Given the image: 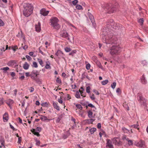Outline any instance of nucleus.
Listing matches in <instances>:
<instances>
[{
  "label": "nucleus",
  "mask_w": 148,
  "mask_h": 148,
  "mask_svg": "<svg viewBox=\"0 0 148 148\" xmlns=\"http://www.w3.org/2000/svg\"><path fill=\"white\" fill-rule=\"evenodd\" d=\"M107 35L104 32L102 34V41L104 43L108 44H116L117 38L112 35V32H107Z\"/></svg>",
  "instance_id": "f257e3e1"
},
{
  "label": "nucleus",
  "mask_w": 148,
  "mask_h": 148,
  "mask_svg": "<svg viewBox=\"0 0 148 148\" xmlns=\"http://www.w3.org/2000/svg\"><path fill=\"white\" fill-rule=\"evenodd\" d=\"M23 7L24 9L23 14L25 17H28L32 14L34 8L32 4L24 3L23 5Z\"/></svg>",
  "instance_id": "f03ea898"
},
{
  "label": "nucleus",
  "mask_w": 148,
  "mask_h": 148,
  "mask_svg": "<svg viewBox=\"0 0 148 148\" xmlns=\"http://www.w3.org/2000/svg\"><path fill=\"white\" fill-rule=\"evenodd\" d=\"M117 3H115V5L111 3H106L104 5V9L107 13H111L114 12L116 10Z\"/></svg>",
  "instance_id": "7ed1b4c3"
},
{
  "label": "nucleus",
  "mask_w": 148,
  "mask_h": 148,
  "mask_svg": "<svg viewBox=\"0 0 148 148\" xmlns=\"http://www.w3.org/2000/svg\"><path fill=\"white\" fill-rule=\"evenodd\" d=\"M59 21V20L57 17L53 16L50 19V25L54 28L58 29L60 27V25L58 23Z\"/></svg>",
  "instance_id": "20e7f679"
},
{
  "label": "nucleus",
  "mask_w": 148,
  "mask_h": 148,
  "mask_svg": "<svg viewBox=\"0 0 148 148\" xmlns=\"http://www.w3.org/2000/svg\"><path fill=\"white\" fill-rule=\"evenodd\" d=\"M121 48L119 46H113L110 49V53L112 55H116L120 53Z\"/></svg>",
  "instance_id": "39448f33"
},
{
  "label": "nucleus",
  "mask_w": 148,
  "mask_h": 148,
  "mask_svg": "<svg viewBox=\"0 0 148 148\" xmlns=\"http://www.w3.org/2000/svg\"><path fill=\"white\" fill-rule=\"evenodd\" d=\"M106 24L107 28H108L109 29H110V32H111L110 30H112V29H116V24H115L113 20H108L106 22Z\"/></svg>",
  "instance_id": "423d86ee"
},
{
  "label": "nucleus",
  "mask_w": 148,
  "mask_h": 148,
  "mask_svg": "<svg viewBox=\"0 0 148 148\" xmlns=\"http://www.w3.org/2000/svg\"><path fill=\"white\" fill-rule=\"evenodd\" d=\"M137 95V100L140 104L145 106H146V100L143 97L142 94L140 93H138Z\"/></svg>",
  "instance_id": "0eeeda50"
},
{
  "label": "nucleus",
  "mask_w": 148,
  "mask_h": 148,
  "mask_svg": "<svg viewBox=\"0 0 148 148\" xmlns=\"http://www.w3.org/2000/svg\"><path fill=\"white\" fill-rule=\"evenodd\" d=\"M39 74V72L36 70H33L30 73V77L32 79L36 77Z\"/></svg>",
  "instance_id": "6e6552de"
},
{
  "label": "nucleus",
  "mask_w": 148,
  "mask_h": 148,
  "mask_svg": "<svg viewBox=\"0 0 148 148\" xmlns=\"http://www.w3.org/2000/svg\"><path fill=\"white\" fill-rule=\"evenodd\" d=\"M134 145L137 147H143L144 145V142L142 140H140L139 141H136L135 142Z\"/></svg>",
  "instance_id": "1a4fd4ad"
},
{
  "label": "nucleus",
  "mask_w": 148,
  "mask_h": 148,
  "mask_svg": "<svg viewBox=\"0 0 148 148\" xmlns=\"http://www.w3.org/2000/svg\"><path fill=\"white\" fill-rule=\"evenodd\" d=\"M87 14L92 23V25L94 27H95L96 26V25L95 23V20L93 16L89 12Z\"/></svg>",
  "instance_id": "9d476101"
},
{
  "label": "nucleus",
  "mask_w": 148,
  "mask_h": 148,
  "mask_svg": "<svg viewBox=\"0 0 148 148\" xmlns=\"http://www.w3.org/2000/svg\"><path fill=\"white\" fill-rule=\"evenodd\" d=\"M60 36L63 38H66L68 40H70L69 35L66 31L62 32L60 34Z\"/></svg>",
  "instance_id": "9b49d317"
},
{
  "label": "nucleus",
  "mask_w": 148,
  "mask_h": 148,
  "mask_svg": "<svg viewBox=\"0 0 148 148\" xmlns=\"http://www.w3.org/2000/svg\"><path fill=\"white\" fill-rule=\"evenodd\" d=\"M55 55L58 57L59 59L62 58H64L63 53L60 50H58L56 53Z\"/></svg>",
  "instance_id": "f8f14e48"
},
{
  "label": "nucleus",
  "mask_w": 148,
  "mask_h": 148,
  "mask_svg": "<svg viewBox=\"0 0 148 148\" xmlns=\"http://www.w3.org/2000/svg\"><path fill=\"white\" fill-rule=\"evenodd\" d=\"M106 147H108L109 148H114V147L112 144V142L109 139H106Z\"/></svg>",
  "instance_id": "ddd939ff"
},
{
  "label": "nucleus",
  "mask_w": 148,
  "mask_h": 148,
  "mask_svg": "<svg viewBox=\"0 0 148 148\" xmlns=\"http://www.w3.org/2000/svg\"><path fill=\"white\" fill-rule=\"evenodd\" d=\"M40 14L44 16H47L49 12V11H47L44 8L41 9L40 11Z\"/></svg>",
  "instance_id": "4468645a"
},
{
  "label": "nucleus",
  "mask_w": 148,
  "mask_h": 148,
  "mask_svg": "<svg viewBox=\"0 0 148 148\" xmlns=\"http://www.w3.org/2000/svg\"><path fill=\"white\" fill-rule=\"evenodd\" d=\"M9 119L8 114L7 112H5L3 115V120L4 122H7Z\"/></svg>",
  "instance_id": "2eb2a0df"
},
{
  "label": "nucleus",
  "mask_w": 148,
  "mask_h": 148,
  "mask_svg": "<svg viewBox=\"0 0 148 148\" xmlns=\"http://www.w3.org/2000/svg\"><path fill=\"white\" fill-rule=\"evenodd\" d=\"M35 28L36 29V31L38 32H40L41 30V27H40V22H38V24L37 25H36L35 26Z\"/></svg>",
  "instance_id": "dca6fc26"
},
{
  "label": "nucleus",
  "mask_w": 148,
  "mask_h": 148,
  "mask_svg": "<svg viewBox=\"0 0 148 148\" xmlns=\"http://www.w3.org/2000/svg\"><path fill=\"white\" fill-rule=\"evenodd\" d=\"M32 80L35 81L37 83L40 84L42 83V81L39 78H37V77L33 79Z\"/></svg>",
  "instance_id": "f3484780"
},
{
  "label": "nucleus",
  "mask_w": 148,
  "mask_h": 148,
  "mask_svg": "<svg viewBox=\"0 0 148 148\" xmlns=\"http://www.w3.org/2000/svg\"><path fill=\"white\" fill-rule=\"evenodd\" d=\"M4 143V139L1 137V148H5Z\"/></svg>",
  "instance_id": "a211bd4d"
},
{
  "label": "nucleus",
  "mask_w": 148,
  "mask_h": 148,
  "mask_svg": "<svg viewBox=\"0 0 148 148\" xmlns=\"http://www.w3.org/2000/svg\"><path fill=\"white\" fill-rule=\"evenodd\" d=\"M141 82L144 84H146L147 83V81L145 79L144 75H143L141 78Z\"/></svg>",
  "instance_id": "6ab92c4d"
},
{
  "label": "nucleus",
  "mask_w": 148,
  "mask_h": 148,
  "mask_svg": "<svg viewBox=\"0 0 148 148\" xmlns=\"http://www.w3.org/2000/svg\"><path fill=\"white\" fill-rule=\"evenodd\" d=\"M53 106L54 108L55 109H56L57 110H60V108L59 106H58L57 103L54 101H53Z\"/></svg>",
  "instance_id": "aec40b11"
},
{
  "label": "nucleus",
  "mask_w": 148,
  "mask_h": 148,
  "mask_svg": "<svg viewBox=\"0 0 148 148\" xmlns=\"http://www.w3.org/2000/svg\"><path fill=\"white\" fill-rule=\"evenodd\" d=\"M29 66V65L27 62H25L23 65V69L25 70H27L28 69Z\"/></svg>",
  "instance_id": "412c9836"
},
{
  "label": "nucleus",
  "mask_w": 148,
  "mask_h": 148,
  "mask_svg": "<svg viewBox=\"0 0 148 148\" xmlns=\"http://www.w3.org/2000/svg\"><path fill=\"white\" fill-rule=\"evenodd\" d=\"M122 130L124 133L127 134L129 133L130 134V130L125 128V127H122Z\"/></svg>",
  "instance_id": "4be33fe9"
},
{
  "label": "nucleus",
  "mask_w": 148,
  "mask_h": 148,
  "mask_svg": "<svg viewBox=\"0 0 148 148\" xmlns=\"http://www.w3.org/2000/svg\"><path fill=\"white\" fill-rule=\"evenodd\" d=\"M88 116L89 118H92L94 117L93 116V112L90 110L88 111Z\"/></svg>",
  "instance_id": "5701e85b"
},
{
  "label": "nucleus",
  "mask_w": 148,
  "mask_h": 148,
  "mask_svg": "<svg viewBox=\"0 0 148 148\" xmlns=\"http://www.w3.org/2000/svg\"><path fill=\"white\" fill-rule=\"evenodd\" d=\"M14 103L13 101L11 99H9L7 102V104L8 106L11 108V105Z\"/></svg>",
  "instance_id": "b1692460"
},
{
  "label": "nucleus",
  "mask_w": 148,
  "mask_h": 148,
  "mask_svg": "<svg viewBox=\"0 0 148 148\" xmlns=\"http://www.w3.org/2000/svg\"><path fill=\"white\" fill-rule=\"evenodd\" d=\"M50 63L49 61L46 62V64L45 66V68L46 69H51V66H50Z\"/></svg>",
  "instance_id": "393cba45"
},
{
  "label": "nucleus",
  "mask_w": 148,
  "mask_h": 148,
  "mask_svg": "<svg viewBox=\"0 0 148 148\" xmlns=\"http://www.w3.org/2000/svg\"><path fill=\"white\" fill-rule=\"evenodd\" d=\"M95 120V119H90L85 120V121H86L89 123H92Z\"/></svg>",
  "instance_id": "a878e982"
},
{
  "label": "nucleus",
  "mask_w": 148,
  "mask_h": 148,
  "mask_svg": "<svg viewBox=\"0 0 148 148\" xmlns=\"http://www.w3.org/2000/svg\"><path fill=\"white\" fill-rule=\"evenodd\" d=\"M138 126L139 125L137 124H134L129 126L130 127H133L136 129H137L138 130H139V129Z\"/></svg>",
  "instance_id": "bb28decb"
},
{
  "label": "nucleus",
  "mask_w": 148,
  "mask_h": 148,
  "mask_svg": "<svg viewBox=\"0 0 148 148\" xmlns=\"http://www.w3.org/2000/svg\"><path fill=\"white\" fill-rule=\"evenodd\" d=\"M96 129L95 128H92L90 130V131L91 134H93L96 131Z\"/></svg>",
  "instance_id": "cd10ccee"
},
{
  "label": "nucleus",
  "mask_w": 148,
  "mask_h": 148,
  "mask_svg": "<svg viewBox=\"0 0 148 148\" xmlns=\"http://www.w3.org/2000/svg\"><path fill=\"white\" fill-rule=\"evenodd\" d=\"M75 96V97L77 99H79L80 98V94L79 91H77L76 92Z\"/></svg>",
  "instance_id": "c85d7f7f"
},
{
  "label": "nucleus",
  "mask_w": 148,
  "mask_h": 148,
  "mask_svg": "<svg viewBox=\"0 0 148 148\" xmlns=\"http://www.w3.org/2000/svg\"><path fill=\"white\" fill-rule=\"evenodd\" d=\"M138 22L140 25H142L144 22V20L143 18H141L138 20Z\"/></svg>",
  "instance_id": "c756f323"
},
{
  "label": "nucleus",
  "mask_w": 148,
  "mask_h": 148,
  "mask_svg": "<svg viewBox=\"0 0 148 148\" xmlns=\"http://www.w3.org/2000/svg\"><path fill=\"white\" fill-rule=\"evenodd\" d=\"M76 52L77 51L76 50H73L69 53V55L73 56L74 54L76 53Z\"/></svg>",
  "instance_id": "7c9ffc66"
},
{
  "label": "nucleus",
  "mask_w": 148,
  "mask_h": 148,
  "mask_svg": "<svg viewBox=\"0 0 148 148\" xmlns=\"http://www.w3.org/2000/svg\"><path fill=\"white\" fill-rule=\"evenodd\" d=\"M9 69V68L8 67H3L1 68V70H3V72L4 73L6 72V71L8 70Z\"/></svg>",
  "instance_id": "2f4dec72"
},
{
  "label": "nucleus",
  "mask_w": 148,
  "mask_h": 148,
  "mask_svg": "<svg viewBox=\"0 0 148 148\" xmlns=\"http://www.w3.org/2000/svg\"><path fill=\"white\" fill-rule=\"evenodd\" d=\"M33 133L34 134L36 135V136L38 137L40 136V135L39 134V133L38 132H36V131L35 129H33Z\"/></svg>",
  "instance_id": "473e14b6"
},
{
  "label": "nucleus",
  "mask_w": 148,
  "mask_h": 148,
  "mask_svg": "<svg viewBox=\"0 0 148 148\" xmlns=\"http://www.w3.org/2000/svg\"><path fill=\"white\" fill-rule=\"evenodd\" d=\"M108 82V79L105 80L101 82V84L103 85H105L107 84Z\"/></svg>",
  "instance_id": "72a5a7b5"
},
{
  "label": "nucleus",
  "mask_w": 148,
  "mask_h": 148,
  "mask_svg": "<svg viewBox=\"0 0 148 148\" xmlns=\"http://www.w3.org/2000/svg\"><path fill=\"white\" fill-rule=\"evenodd\" d=\"M40 119L43 121H45L48 120L47 117L45 116H42L40 118Z\"/></svg>",
  "instance_id": "f704fd0d"
},
{
  "label": "nucleus",
  "mask_w": 148,
  "mask_h": 148,
  "mask_svg": "<svg viewBox=\"0 0 148 148\" xmlns=\"http://www.w3.org/2000/svg\"><path fill=\"white\" fill-rule=\"evenodd\" d=\"M69 135V133H67L66 134H64L62 136V137L64 139H65L67 138Z\"/></svg>",
  "instance_id": "c9c22d12"
},
{
  "label": "nucleus",
  "mask_w": 148,
  "mask_h": 148,
  "mask_svg": "<svg viewBox=\"0 0 148 148\" xmlns=\"http://www.w3.org/2000/svg\"><path fill=\"white\" fill-rule=\"evenodd\" d=\"M123 107L127 110H129V107L128 105L126 103H123Z\"/></svg>",
  "instance_id": "e433bc0d"
},
{
  "label": "nucleus",
  "mask_w": 148,
  "mask_h": 148,
  "mask_svg": "<svg viewBox=\"0 0 148 148\" xmlns=\"http://www.w3.org/2000/svg\"><path fill=\"white\" fill-rule=\"evenodd\" d=\"M76 106L77 108L79 109L80 110H82L83 109L82 107L79 104H76Z\"/></svg>",
  "instance_id": "4c0bfd02"
},
{
  "label": "nucleus",
  "mask_w": 148,
  "mask_h": 148,
  "mask_svg": "<svg viewBox=\"0 0 148 148\" xmlns=\"http://www.w3.org/2000/svg\"><path fill=\"white\" fill-rule=\"evenodd\" d=\"M114 143L115 145L118 146L120 145L121 144V143L119 141H118L117 140H116L114 141Z\"/></svg>",
  "instance_id": "58836bf2"
},
{
  "label": "nucleus",
  "mask_w": 148,
  "mask_h": 148,
  "mask_svg": "<svg viewBox=\"0 0 148 148\" xmlns=\"http://www.w3.org/2000/svg\"><path fill=\"white\" fill-rule=\"evenodd\" d=\"M76 8L77 9L80 10L82 8V6L79 5H77L76 6Z\"/></svg>",
  "instance_id": "ea45409f"
},
{
  "label": "nucleus",
  "mask_w": 148,
  "mask_h": 148,
  "mask_svg": "<svg viewBox=\"0 0 148 148\" xmlns=\"http://www.w3.org/2000/svg\"><path fill=\"white\" fill-rule=\"evenodd\" d=\"M116 83L115 82H114L111 85V88L113 89H114L115 88L116 86Z\"/></svg>",
  "instance_id": "a19ab883"
},
{
  "label": "nucleus",
  "mask_w": 148,
  "mask_h": 148,
  "mask_svg": "<svg viewBox=\"0 0 148 148\" xmlns=\"http://www.w3.org/2000/svg\"><path fill=\"white\" fill-rule=\"evenodd\" d=\"M37 60L40 64L42 66H43L42 65L43 64V61L42 60L38 58L37 59Z\"/></svg>",
  "instance_id": "79ce46f5"
},
{
  "label": "nucleus",
  "mask_w": 148,
  "mask_h": 148,
  "mask_svg": "<svg viewBox=\"0 0 148 148\" xmlns=\"http://www.w3.org/2000/svg\"><path fill=\"white\" fill-rule=\"evenodd\" d=\"M64 50L66 52H70L71 51V49L70 48L66 47L65 48Z\"/></svg>",
  "instance_id": "37998d69"
},
{
  "label": "nucleus",
  "mask_w": 148,
  "mask_h": 148,
  "mask_svg": "<svg viewBox=\"0 0 148 148\" xmlns=\"http://www.w3.org/2000/svg\"><path fill=\"white\" fill-rule=\"evenodd\" d=\"M90 88L89 86H87L86 88V92L87 93H89L90 92Z\"/></svg>",
  "instance_id": "c03bdc74"
},
{
  "label": "nucleus",
  "mask_w": 148,
  "mask_h": 148,
  "mask_svg": "<svg viewBox=\"0 0 148 148\" xmlns=\"http://www.w3.org/2000/svg\"><path fill=\"white\" fill-rule=\"evenodd\" d=\"M32 66L35 68H37L38 67V65L37 63L35 62H33Z\"/></svg>",
  "instance_id": "a18cd8bd"
},
{
  "label": "nucleus",
  "mask_w": 148,
  "mask_h": 148,
  "mask_svg": "<svg viewBox=\"0 0 148 148\" xmlns=\"http://www.w3.org/2000/svg\"><path fill=\"white\" fill-rule=\"evenodd\" d=\"M61 117L60 116H59L56 119V123H59L61 120Z\"/></svg>",
  "instance_id": "49530a36"
},
{
  "label": "nucleus",
  "mask_w": 148,
  "mask_h": 148,
  "mask_svg": "<svg viewBox=\"0 0 148 148\" xmlns=\"http://www.w3.org/2000/svg\"><path fill=\"white\" fill-rule=\"evenodd\" d=\"M127 141L128 142V144L129 145H133V142L132 140L128 139V140H127Z\"/></svg>",
  "instance_id": "de8ad7c7"
},
{
  "label": "nucleus",
  "mask_w": 148,
  "mask_h": 148,
  "mask_svg": "<svg viewBox=\"0 0 148 148\" xmlns=\"http://www.w3.org/2000/svg\"><path fill=\"white\" fill-rule=\"evenodd\" d=\"M122 139L123 140H125L127 141V140H128L129 138L127 137L126 135H124L122 137Z\"/></svg>",
  "instance_id": "09e8293b"
},
{
  "label": "nucleus",
  "mask_w": 148,
  "mask_h": 148,
  "mask_svg": "<svg viewBox=\"0 0 148 148\" xmlns=\"http://www.w3.org/2000/svg\"><path fill=\"white\" fill-rule=\"evenodd\" d=\"M10 49H10V48H11V49L14 51H16V48H17V46H12L11 47H10Z\"/></svg>",
  "instance_id": "8fccbe9b"
},
{
  "label": "nucleus",
  "mask_w": 148,
  "mask_h": 148,
  "mask_svg": "<svg viewBox=\"0 0 148 148\" xmlns=\"http://www.w3.org/2000/svg\"><path fill=\"white\" fill-rule=\"evenodd\" d=\"M14 61L13 60H11L8 62V66H11L12 65Z\"/></svg>",
  "instance_id": "3c124183"
},
{
  "label": "nucleus",
  "mask_w": 148,
  "mask_h": 148,
  "mask_svg": "<svg viewBox=\"0 0 148 148\" xmlns=\"http://www.w3.org/2000/svg\"><path fill=\"white\" fill-rule=\"evenodd\" d=\"M35 141L36 142V145L38 146H39L40 143V141L39 140H38L37 139L36 140H35Z\"/></svg>",
  "instance_id": "603ef678"
},
{
  "label": "nucleus",
  "mask_w": 148,
  "mask_h": 148,
  "mask_svg": "<svg viewBox=\"0 0 148 148\" xmlns=\"http://www.w3.org/2000/svg\"><path fill=\"white\" fill-rule=\"evenodd\" d=\"M88 106L89 107H91V108H95V109L96 110V108L95 107V106L94 105H93L91 103H90L88 104Z\"/></svg>",
  "instance_id": "864d4df0"
},
{
  "label": "nucleus",
  "mask_w": 148,
  "mask_h": 148,
  "mask_svg": "<svg viewBox=\"0 0 148 148\" xmlns=\"http://www.w3.org/2000/svg\"><path fill=\"white\" fill-rule=\"evenodd\" d=\"M78 2V1L77 0H74L72 1V3L74 5H76Z\"/></svg>",
  "instance_id": "5fc2aeb1"
},
{
  "label": "nucleus",
  "mask_w": 148,
  "mask_h": 148,
  "mask_svg": "<svg viewBox=\"0 0 148 148\" xmlns=\"http://www.w3.org/2000/svg\"><path fill=\"white\" fill-rule=\"evenodd\" d=\"M116 92L117 93L119 94H121V90L120 88H118L116 90Z\"/></svg>",
  "instance_id": "6e6d98bb"
},
{
  "label": "nucleus",
  "mask_w": 148,
  "mask_h": 148,
  "mask_svg": "<svg viewBox=\"0 0 148 148\" xmlns=\"http://www.w3.org/2000/svg\"><path fill=\"white\" fill-rule=\"evenodd\" d=\"M25 57L29 61H30L32 59V58L28 55H26Z\"/></svg>",
  "instance_id": "4d7b16f0"
},
{
  "label": "nucleus",
  "mask_w": 148,
  "mask_h": 148,
  "mask_svg": "<svg viewBox=\"0 0 148 148\" xmlns=\"http://www.w3.org/2000/svg\"><path fill=\"white\" fill-rule=\"evenodd\" d=\"M42 106H46L47 107L48 106V103L47 102H45L44 103H42Z\"/></svg>",
  "instance_id": "13d9d810"
},
{
  "label": "nucleus",
  "mask_w": 148,
  "mask_h": 148,
  "mask_svg": "<svg viewBox=\"0 0 148 148\" xmlns=\"http://www.w3.org/2000/svg\"><path fill=\"white\" fill-rule=\"evenodd\" d=\"M36 131H38L39 132H40L41 130V128L40 127H37L36 129H35Z\"/></svg>",
  "instance_id": "bf43d9fd"
},
{
  "label": "nucleus",
  "mask_w": 148,
  "mask_h": 148,
  "mask_svg": "<svg viewBox=\"0 0 148 148\" xmlns=\"http://www.w3.org/2000/svg\"><path fill=\"white\" fill-rule=\"evenodd\" d=\"M90 64L88 63L86 65V69L88 70L90 68Z\"/></svg>",
  "instance_id": "052dcab7"
},
{
  "label": "nucleus",
  "mask_w": 148,
  "mask_h": 148,
  "mask_svg": "<svg viewBox=\"0 0 148 148\" xmlns=\"http://www.w3.org/2000/svg\"><path fill=\"white\" fill-rule=\"evenodd\" d=\"M40 47H39L38 48V51L39 52L41 53L43 55H45V54L43 53V52L41 51L40 49Z\"/></svg>",
  "instance_id": "680f3d73"
},
{
  "label": "nucleus",
  "mask_w": 148,
  "mask_h": 148,
  "mask_svg": "<svg viewBox=\"0 0 148 148\" xmlns=\"http://www.w3.org/2000/svg\"><path fill=\"white\" fill-rule=\"evenodd\" d=\"M56 82H57L60 84H61V80L59 78H58L57 80H56Z\"/></svg>",
  "instance_id": "e2e57ef3"
},
{
  "label": "nucleus",
  "mask_w": 148,
  "mask_h": 148,
  "mask_svg": "<svg viewBox=\"0 0 148 148\" xmlns=\"http://www.w3.org/2000/svg\"><path fill=\"white\" fill-rule=\"evenodd\" d=\"M93 92L95 93L97 95H98L99 94V92L97 90L95 89H94L93 90Z\"/></svg>",
  "instance_id": "0e129e2a"
},
{
  "label": "nucleus",
  "mask_w": 148,
  "mask_h": 148,
  "mask_svg": "<svg viewBox=\"0 0 148 148\" xmlns=\"http://www.w3.org/2000/svg\"><path fill=\"white\" fill-rule=\"evenodd\" d=\"M97 126L98 129H100L101 127V124L100 123H99L97 125Z\"/></svg>",
  "instance_id": "69168bd1"
},
{
  "label": "nucleus",
  "mask_w": 148,
  "mask_h": 148,
  "mask_svg": "<svg viewBox=\"0 0 148 148\" xmlns=\"http://www.w3.org/2000/svg\"><path fill=\"white\" fill-rule=\"evenodd\" d=\"M34 54V53L33 52H30L29 53V55L30 56H33V57H35V56H33Z\"/></svg>",
  "instance_id": "338daca9"
},
{
  "label": "nucleus",
  "mask_w": 148,
  "mask_h": 148,
  "mask_svg": "<svg viewBox=\"0 0 148 148\" xmlns=\"http://www.w3.org/2000/svg\"><path fill=\"white\" fill-rule=\"evenodd\" d=\"M90 97L92 100H94L95 99L94 95L93 94L92 95L90 96Z\"/></svg>",
  "instance_id": "774afa93"
}]
</instances>
